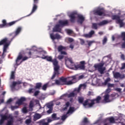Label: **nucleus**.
<instances>
[{"mask_svg":"<svg viewBox=\"0 0 125 125\" xmlns=\"http://www.w3.org/2000/svg\"><path fill=\"white\" fill-rule=\"evenodd\" d=\"M52 119L53 120V121H57L58 120H59V118L57 117V114L56 113H53L52 115Z\"/></svg>","mask_w":125,"mask_h":125,"instance_id":"nucleus-32","label":"nucleus"},{"mask_svg":"<svg viewBox=\"0 0 125 125\" xmlns=\"http://www.w3.org/2000/svg\"><path fill=\"white\" fill-rule=\"evenodd\" d=\"M42 59H46L47 61L48 62H52V57L51 56H43V57H41Z\"/></svg>","mask_w":125,"mask_h":125,"instance_id":"nucleus-21","label":"nucleus"},{"mask_svg":"<svg viewBox=\"0 0 125 125\" xmlns=\"http://www.w3.org/2000/svg\"><path fill=\"white\" fill-rule=\"evenodd\" d=\"M21 83H22L21 81L13 82L12 83V86L15 87L17 84H21Z\"/></svg>","mask_w":125,"mask_h":125,"instance_id":"nucleus-34","label":"nucleus"},{"mask_svg":"<svg viewBox=\"0 0 125 125\" xmlns=\"http://www.w3.org/2000/svg\"><path fill=\"white\" fill-rule=\"evenodd\" d=\"M62 77H61L60 78V81L58 80H55V83L56 84H61V83H62V84H64L65 85H66V84H64V83L63 82H62L61 80H60V79H61ZM62 78H63V77H62Z\"/></svg>","mask_w":125,"mask_h":125,"instance_id":"nucleus-35","label":"nucleus"},{"mask_svg":"<svg viewBox=\"0 0 125 125\" xmlns=\"http://www.w3.org/2000/svg\"><path fill=\"white\" fill-rule=\"evenodd\" d=\"M63 58H64V56L63 55H59L58 56V59L59 60H62V59H63Z\"/></svg>","mask_w":125,"mask_h":125,"instance_id":"nucleus-56","label":"nucleus"},{"mask_svg":"<svg viewBox=\"0 0 125 125\" xmlns=\"http://www.w3.org/2000/svg\"><path fill=\"white\" fill-rule=\"evenodd\" d=\"M68 114H65L64 115H63L62 117V121H65V120H66V119H67V118H68Z\"/></svg>","mask_w":125,"mask_h":125,"instance_id":"nucleus-46","label":"nucleus"},{"mask_svg":"<svg viewBox=\"0 0 125 125\" xmlns=\"http://www.w3.org/2000/svg\"><path fill=\"white\" fill-rule=\"evenodd\" d=\"M75 69H79V70H84L85 69V62L84 61L80 62V63L78 65H74Z\"/></svg>","mask_w":125,"mask_h":125,"instance_id":"nucleus-11","label":"nucleus"},{"mask_svg":"<svg viewBox=\"0 0 125 125\" xmlns=\"http://www.w3.org/2000/svg\"><path fill=\"white\" fill-rule=\"evenodd\" d=\"M69 106H70V102H67L63 105L64 107H63L62 109V111H66V110H68V107Z\"/></svg>","mask_w":125,"mask_h":125,"instance_id":"nucleus-27","label":"nucleus"},{"mask_svg":"<svg viewBox=\"0 0 125 125\" xmlns=\"http://www.w3.org/2000/svg\"><path fill=\"white\" fill-rule=\"evenodd\" d=\"M50 38L53 41H54L55 40H59L61 38V36L60 35L58 34H56L55 35L53 34H50Z\"/></svg>","mask_w":125,"mask_h":125,"instance_id":"nucleus-17","label":"nucleus"},{"mask_svg":"<svg viewBox=\"0 0 125 125\" xmlns=\"http://www.w3.org/2000/svg\"><path fill=\"white\" fill-rule=\"evenodd\" d=\"M27 57L31 58L32 55H33V52H32V50H29V51L27 52Z\"/></svg>","mask_w":125,"mask_h":125,"instance_id":"nucleus-39","label":"nucleus"},{"mask_svg":"<svg viewBox=\"0 0 125 125\" xmlns=\"http://www.w3.org/2000/svg\"><path fill=\"white\" fill-rule=\"evenodd\" d=\"M86 42H87L88 45L89 47L91 46V45L92 44V43H94L95 42L93 41H87Z\"/></svg>","mask_w":125,"mask_h":125,"instance_id":"nucleus-45","label":"nucleus"},{"mask_svg":"<svg viewBox=\"0 0 125 125\" xmlns=\"http://www.w3.org/2000/svg\"><path fill=\"white\" fill-rule=\"evenodd\" d=\"M67 41L69 42H74V39L71 38H68Z\"/></svg>","mask_w":125,"mask_h":125,"instance_id":"nucleus-55","label":"nucleus"},{"mask_svg":"<svg viewBox=\"0 0 125 125\" xmlns=\"http://www.w3.org/2000/svg\"><path fill=\"white\" fill-rule=\"evenodd\" d=\"M104 63H99L98 64H95L94 68H95V69H96L101 75H103V74H104V71L106 70V67H104Z\"/></svg>","mask_w":125,"mask_h":125,"instance_id":"nucleus-8","label":"nucleus"},{"mask_svg":"<svg viewBox=\"0 0 125 125\" xmlns=\"http://www.w3.org/2000/svg\"><path fill=\"white\" fill-rule=\"evenodd\" d=\"M23 19V18H21L19 20H17L15 21H13L12 22H10L9 23H8V26L7 27H11V26H13V25H14L15 24H16V23H17V22H18L19 21H20V20H21Z\"/></svg>","mask_w":125,"mask_h":125,"instance_id":"nucleus-23","label":"nucleus"},{"mask_svg":"<svg viewBox=\"0 0 125 125\" xmlns=\"http://www.w3.org/2000/svg\"><path fill=\"white\" fill-rule=\"evenodd\" d=\"M124 16H125V15L120 16L118 15H114L112 16V20H116L117 24H119V26L120 28H123L124 26L125 25V23L124 22V21L125 19L121 20V18H123Z\"/></svg>","mask_w":125,"mask_h":125,"instance_id":"nucleus-6","label":"nucleus"},{"mask_svg":"<svg viewBox=\"0 0 125 125\" xmlns=\"http://www.w3.org/2000/svg\"><path fill=\"white\" fill-rule=\"evenodd\" d=\"M83 124H88V123H89L88 119L86 117H84L83 120Z\"/></svg>","mask_w":125,"mask_h":125,"instance_id":"nucleus-41","label":"nucleus"},{"mask_svg":"<svg viewBox=\"0 0 125 125\" xmlns=\"http://www.w3.org/2000/svg\"><path fill=\"white\" fill-rule=\"evenodd\" d=\"M83 75H80L78 77L76 76L67 78L62 77L60 79V80L64 84H65L66 85H72V84H73V83H77L78 81L83 79Z\"/></svg>","mask_w":125,"mask_h":125,"instance_id":"nucleus-1","label":"nucleus"},{"mask_svg":"<svg viewBox=\"0 0 125 125\" xmlns=\"http://www.w3.org/2000/svg\"><path fill=\"white\" fill-rule=\"evenodd\" d=\"M49 109L47 110V113L48 114H51L52 113V111L53 110V108H48Z\"/></svg>","mask_w":125,"mask_h":125,"instance_id":"nucleus-53","label":"nucleus"},{"mask_svg":"<svg viewBox=\"0 0 125 125\" xmlns=\"http://www.w3.org/2000/svg\"><path fill=\"white\" fill-rule=\"evenodd\" d=\"M121 59H122V60H125V55L124 54H122L121 56Z\"/></svg>","mask_w":125,"mask_h":125,"instance_id":"nucleus-63","label":"nucleus"},{"mask_svg":"<svg viewBox=\"0 0 125 125\" xmlns=\"http://www.w3.org/2000/svg\"><path fill=\"white\" fill-rule=\"evenodd\" d=\"M77 16L78 17L77 22L82 25L83 21H84V17L83 16L81 15H78V13L77 12H73L71 13L69 15H68L70 18V21L71 23H75L76 21V18H77Z\"/></svg>","mask_w":125,"mask_h":125,"instance_id":"nucleus-2","label":"nucleus"},{"mask_svg":"<svg viewBox=\"0 0 125 125\" xmlns=\"http://www.w3.org/2000/svg\"><path fill=\"white\" fill-rule=\"evenodd\" d=\"M42 85V83H37L36 84L35 88V89H40Z\"/></svg>","mask_w":125,"mask_h":125,"instance_id":"nucleus-31","label":"nucleus"},{"mask_svg":"<svg viewBox=\"0 0 125 125\" xmlns=\"http://www.w3.org/2000/svg\"><path fill=\"white\" fill-rule=\"evenodd\" d=\"M100 101H101V97L100 96H98L96 99L93 100L87 99L84 101L83 107L86 108L87 106V108H91L93 106L94 104H95V102L97 104H98L100 103Z\"/></svg>","mask_w":125,"mask_h":125,"instance_id":"nucleus-3","label":"nucleus"},{"mask_svg":"<svg viewBox=\"0 0 125 125\" xmlns=\"http://www.w3.org/2000/svg\"><path fill=\"white\" fill-rule=\"evenodd\" d=\"M94 15H98V16H102V15H104L105 14L101 9H99L95 10L94 12Z\"/></svg>","mask_w":125,"mask_h":125,"instance_id":"nucleus-16","label":"nucleus"},{"mask_svg":"<svg viewBox=\"0 0 125 125\" xmlns=\"http://www.w3.org/2000/svg\"><path fill=\"white\" fill-rule=\"evenodd\" d=\"M107 41H108V39H107V37L105 36L103 40V44H106V43L107 42Z\"/></svg>","mask_w":125,"mask_h":125,"instance_id":"nucleus-44","label":"nucleus"},{"mask_svg":"<svg viewBox=\"0 0 125 125\" xmlns=\"http://www.w3.org/2000/svg\"><path fill=\"white\" fill-rule=\"evenodd\" d=\"M39 93H40V91H35V93H34V96H38V95H39Z\"/></svg>","mask_w":125,"mask_h":125,"instance_id":"nucleus-61","label":"nucleus"},{"mask_svg":"<svg viewBox=\"0 0 125 125\" xmlns=\"http://www.w3.org/2000/svg\"><path fill=\"white\" fill-rule=\"evenodd\" d=\"M22 55H23V53H22ZM29 59L30 58H29V57L25 56L23 57V55H22V58L21 59V62H24V61H26V60H28V59Z\"/></svg>","mask_w":125,"mask_h":125,"instance_id":"nucleus-42","label":"nucleus"},{"mask_svg":"<svg viewBox=\"0 0 125 125\" xmlns=\"http://www.w3.org/2000/svg\"><path fill=\"white\" fill-rule=\"evenodd\" d=\"M109 97H110V95L109 94H106L104 96V100L105 102L108 103L110 102V101L109 100Z\"/></svg>","mask_w":125,"mask_h":125,"instance_id":"nucleus-33","label":"nucleus"},{"mask_svg":"<svg viewBox=\"0 0 125 125\" xmlns=\"http://www.w3.org/2000/svg\"><path fill=\"white\" fill-rule=\"evenodd\" d=\"M121 38L123 39V41H125V32H122Z\"/></svg>","mask_w":125,"mask_h":125,"instance_id":"nucleus-47","label":"nucleus"},{"mask_svg":"<svg viewBox=\"0 0 125 125\" xmlns=\"http://www.w3.org/2000/svg\"><path fill=\"white\" fill-rule=\"evenodd\" d=\"M23 58V52H21L19 53V55L15 61V63L14 64V67L15 68V70L17 68V67L19 66L21 64H22L23 62L22 61H20V60H22Z\"/></svg>","mask_w":125,"mask_h":125,"instance_id":"nucleus-7","label":"nucleus"},{"mask_svg":"<svg viewBox=\"0 0 125 125\" xmlns=\"http://www.w3.org/2000/svg\"><path fill=\"white\" fill-rule=\"evenodd\" d=\"M122 70H124V69H125V63H123L122 64V66L121 67Z\"/></svg>","mask_w":125,"mask_h":125,"instance_id":"nucleus-64","label":"nucleus"},{"mask_svg":"<svg viewBox=\"0 0 125 125\" xmlns=\"http://www.w3.org/2000/svg\"><path fill=\"white\" fill-rule=\"evenodd\" d=\"M31 122L32 120H31V119H26L25 120V124H26V125H29V124H31Z\"/></svg>","mask_w":125,"mask_h":125,"instance_id":"nucleus-49","label":"nucleus"},{"mask_svg":"<svg viewBox=\"0 0 125 125\" xmlns=\"http://www.w3.org/2000/svg\"><path fill=\"white\" fill-rule=\"evenodd\" d=\"M67 49V47L63 46L62 45H60L58 47V51L59 52H61L62 50H66Z\"/></svg>","mask_w":125,"mask_h":125,"instance_id":"nucleus-29","label":"nucleus"},{"mask_svg":"<svg viewBox=\"0 0 125 125\" xmlns=\"http://www.w3.org/2000/svg\"><path fill=\"white\" fill-rule=\"evenodd\" d=\"M106 24H108V21L106 20L103 21L100 23H92V29H94L95 30H97L98 29L99 26H103L104 25H106Z\"/></svg>","mask_w":125,"mask_h":125,"instance_id":"nucleus-9","label":"nucleus"},{"mask_svg":"<svg viewBox=\"0 0 125 125\" xmlns=\"http://www.w3.org/2000/svg\"><path fill=\"white\" fill-rule=\"evenodd\" d=\"M47 85H48V83H46L44 84L42 86V89L43 90H46V88H47Z\"/></svg>","mask_w":125,"mask_h":125,"instance_id":"nucleus-43","label":"nucleus"},{"mask_svg":"<svg viewBox=\"0 0 125 125\" xmlns=\"http://www.w3.org/2000/svg\"><path fill=\"white\" fill-rule=\"evenodd\" d=\"M35 92V89L34 88H30L28 90L29 93H34Z\"/></svg>","mask_w":125,"mask_h":125,"instance_id":"nucleus-50","label":"nucleus"},{"mask_svg":"<svg viewBox=\"0 0 125 125\" xmlns=\"http://www.w3.org/2000/svg\"><path fill=\"white\" fill-rule=\"evenodd\" d=\"M2 24H0V28H4V27H7V26L8 25V23L6 22V20H3L2 21Z\"/></svg>","mask_w":125,"mask_h":125,"instance_id":"nucleus-24","label":"nucleus"},{"mask_svg":"<svg viewBox=\"0 0 125 125\" xmlns=\"http://www.w3.org/2000/svg\"><path fill=\"white\" fill-rule=\"evenodd\" d=\"M113 76L115 79H124L125 78V75H122L119 72H115Z\"/></svg>","mask_w":125,"mask_h":125,"instance_id":"nucleus-15","label":"nucleus"},{"mask_svg":"<svg viewBox=\"0 0 125 125\" xmlns=\"http://www.w3.org/2000/svg\"><path fill=\"white\" fill-rule=\"evenodd\" d=\"M109 82H111V79L110 78H107L105 81L104 82V85H107V84H108V83H109Z\"/></svg>","mask_w":125,"mask_h":125,"instance_id":"nucleus-40","label":"nucleus"},{"mask_svg":"<svg viewBox=\"0 0 125 125\" xmlns=\"http://www.w3.org/2000/svg\"><path fill=\"white\" fill-rule=\"evenodd\" d=\"M78 101L80 104H83H83L84 103V98L83 97H78Z\"/></svg>","mask_w":125,"mask_h":125,"instance_id":"nucleus-28","label":"nucleus"},{"mask_svg":"<svg viewBox=\"0 0 125 125\" xmlns=\"http://www.w3.org/2000/svg\"><path fill=\"white\" fill-rule=\"evenodd\" d=\"M111 92V88H108L106 90V93H110Z\"/></svg>","mask_w":125,"mask_h":125,"instance_id":"nucleus-62","label":"nucleus"},{"mask_svg":"<svg viewBox=\"0 0 125 125\" xmlns=\"http://www.w3.org/2000/svg\"><path fill=\"white\" fill-rule=\"evenodd\" d=\"M69 24V21L68 20L63 21L60 20L59 21V24L61 25V27H64V26H67Z\"/></svg>","mask_w":125,"mask_h":125,"instance_id":"nucleus-14","label":"nucleus"},{"mask_svg":"<svg viewBox=\"0 0 125 125\" xmlns=\"http://www.w3.org/2000/svg\"><path fill=\"white\" fill-rule=\"evenodd\" d=\"M54 71H59V69H60V66L59 65H55L54 66Z\"/></svg>","mask_w":125,"mask_h":125,"instance_id":"nucleus-48","label":"nucleus"},{"mask_svg":"<svg viewBox=\"0 0 125 125\" xmlns=\"http://www.w3.org/2000/svg\"><path fill=\"white\" fill-rule=\"evenodd\" d=\"M21 30H22V28L21 27H18L15 33H13L10 34V36H14V37L12 39V40H13V39H14L15 37H16V36H18V35H19Z\"/></svg>","mask_w":125,"mask_h":125,"instance_id":"nucleus-13","label":"nucleus"},{"mask_svg":"<svg viewBox=\"0 0 125 125\" xmlns=\"http://www.w3.org/2000/svg\"><path fill=\"white\" fill-rule=\"evenodd\" d=\"M63 96L65 97H68V98H71V97H75L76 96V94L74 92H71L69 94H64L63 95Z\"/></svg>","mask_w":125,"mask_h":125,"instance_id":"nucleus-22","label":"nucleus"},{"mask_svg":"<svg viewBox=\"0 0 125 125\" xmlns=\"http://www.w3.org/2000/svg\"><path fill=\"white\" fill-rule=\"evenodd\" d=\"M38 3H39V0H33V6L32 7V10L31 11V13L29 15H31V14H33L37 9H38Z\"/></svg>","mask_w":125,"mask_h":125,"instance_id":"nucleus-12","label":"nucleus"},{"mask_svg":"<svg viewBox=\"0 0 125 125\" xmlns=\"http://www.w3.org/2000/svg\"><path fill=\"white\" fill-rule=\"evenodd\" d=\"M61 25L59 24H56L55 26L53 29V32H61V28H60Z\"/></svg>","mask_w":125,"mask_h":125,"instance_id":"nucleus-20","label":"nucleus"},{"mask_svg":"<svg viewBox=\"0 0 125 125\" xmlns=\"http://www.w3.org/2000/svg\"><path fill=\"white\" fill-rule=\"evenodd\" d=\"M95 32L93 30H91L89 34H85L84 37L85 38H91L93 35L95 34Z\"/></svg>","mask_w":125,"mask_h":125,"instance_id":"nucleus-26","label":"nucleus"},{"mask_svg":"<svg viewBox=\"0 0 125 125\" xmlns=\"http://www.w3.org/2000/svg\"><path fill=\"white\" fill-rule=\"evenodd\" d=\"M11 110H12V111H14V110H15V109H18V106H11Z\"/></svg>","mask_w":125,"mask_h":125,"instance_id":"nucleus-58","label":"nucleus"},{"mask_svg":"<svg viewBox=\"0 0 125 125\" xmlns=\"http://www.w3.org/2000/svg\"><path fill=\"white\" fill-rule=\"evenodd\" d=\"M34 107V102L31 101L29 104V108H33Z\"/></svg>","mask_w":125,"mask_h":125,"instance_id":"nucleus-51","label":"nucleus"},{"mask_svg":"<svg viewBox=\"0 0 125 125\" xmlns=\"http://www.w3.org/2000/svg\"><path fill=\"white\" fill-rule=\"evenodd\" d=\"M59 74H60L59 70H54V74L51 77V80H53V79H54V78H55L56 76H58Z\"/></svg>","mask_w":125,"mask_h":125,"instance_id":"nucleus-30","label":"nucleus"},{"mask_svg":"<svg viewBox=\"0 0 125 125\" xmlns=\"http://www.w3.org/2000/svg\"><path fill=\"white\" fill-rule=\"evenodd\" d=\"M75 112V107L70 106L66 112V115H69V114H73Z\"/></svg>","mask_w":125,"mask_h":125,"instance_id":"nucleus-25","label":"nucleus"},{"mask_svg":"<svg viewBox=\"0 0 125 125\" xmlns=\"http://www.w3.org/2000/svg\"><path fill=\"white\" fill-rule=\"evenodd\" d=\"M65 63L66 66L68 68L72 67V69H74L75 67V63L74 62H73V60L71 58H67L65 59Z\"/></svg>","mask_w":125,"mask_h":125,"instance_id":"nucleus-10","label":"nucleus"},{"mask_svg":"<svg viewBox=\"0 0 125 125\" xmlns=\"http://www.w3.org/2000/svg\"><path fill=\"white\" fill-rule=\"evenodd\" d=\"M25 101L26 98L25 97H22L20 98V99L16 102V104H18V105H22L23 102H25Z\"/></svg>","mask_w":125,"mask_h":125,"instance_id":"nucleus-19","label":"nucleus"},{"mask_svg":"<svg viewBox=\"0 0 125 125\" xmlns=\"http://www.w3.org/2000/svg\"><path fill=\"white\" fill-rule=\"evenodd\" d=\"M67 33V34H68V35H71V34H73V33H74V32L72 30H71V29H68Z\"/></svg>","mask_w":125,"mask_h":125,"instance_id":"nucleus-57","label":"nucleus"},{"mask_svg":"<svg viewBox=\"0 0 125 125\" xmlns=\"http://www.w3.org/2000/svg\"><path fill=\"white\" fill-rule=\"evenodd\" d=\"M107 86L108 88H110V87H114L115 86V84H111L110 83H108L107 84Z\"/></svg>","mask_w":125,"mask_h":125,"instance_id":"nucleus-52","label":"nucleus"},{"mask_svg":"<svg viewBox=\"0 0 125 125\" xmlns=\"http://www.w3.org/2000/svg\"><path fill=\"white\" fill-rule=\"evenodd\" d=\"M53 105L52 104H48L47 105V108H48V109H53Z\"/></svg>","mask_w":125,"mask_h":125,"instance_id":"nucleus-54","label":"nucleus"},{"mask_svg":"<svg viewBox=\"0 0 125 125\" xmlns=\"http://www.w3.org/2000/svg\"><path fill=\"white\" fill-rule=\"evenodd\" d=\"M15 79V71H13L11 72L10 75V80H14Z\"/></svg>","mask_w":125,"mask_h":125,"instance_id":"nucleus-36","label":"nucleus"},{"mask_svg":"<svg viewBox=\"0 0 125 125\" xmlns=\"http://www.w3.org/2000/svg\"><path fill=\"white\" fill-rule=\"evenodd\" d=\"M85 42H84V40L83 39H80V43L82 45H83V44H84V43Z\"/></svg>","mask_w":125,"mask_h":125,"instance_id":"nucleus-59","label":"nucleus"},{"mask_svg":"<svg viewBox=\"0 0 125 125\" xmlns=\"http://www.w3.org/2000/svg\"><path fill=\"white\" fill-rule=\"evenodd\" d=\"M1 119L0 120V125H3L4 123V121H6L10 119V120L7 121L6 125H13V123L14 122V119L12 116H8L6 115H1Z\"/></svg>","mask_w":125,"mask_h":125,"instance_id":"nucleus-5","label":"nucleus"},{"mask_svg":"<svg viewBox=\"0 0 125 125\" xmlns=\"http://www.w3.org/2000/svg\"><path fill=\"white\" fill-rule=\"evenodd\" d=\"M41 118H42V115L38 113H36L34 116V119L35 120H40Z\"/></svg>","mask_w":125,"mask_h":125,"instance_id":"nucleus-38","label":"nucleus"},{"mask_svg":"<svg viewBox=\"0 0 125 125\" xmlns=\"http://www.w3.org/2000/svg\"><path fill=\"white\" fill-rule=\"evenodd\" d=\"M51 62L53 63L54 66H57L58 65V61L56 59H53Z\"/></svg>","mask_w":125,"mask_h":125,"instance_id":"nucleus-37","label":"nucleus"},{"mask_svg":"<svg viewBox=\"0 0 125 125\" xmlns=\"http://www.w3.org/2000/svg\"><path fill=\"white\" fill-rule=\"evenodd\" d=\"M107 121H108L110 124H115V120L113 117H109L106 118L104 121V123H106Z\"/></svg>","mask_w":125,"mask_h":125,"instance_id":"nucleus-18","label":"nucleus"},{"mask_svg":"<svg viewBox=\"0 0 125 125\" xmlns=\"http://www.w3.org/2000/svg\"><path fill=\"white\" fill-rule=\"evenodd\" d=\"M22 112H23V113H27L28 110H27V108L23 107L22 108Z\"/></svg>","mask_w":125,"mask_h":125,"instance_id":"nucleus-60","label":"nucleus"},{"mask_svg":"<svg viewBox=\"0 0 125 125\" xmlns=\"http://www.w3.org/2000/svg\"><path fill=\"white\" fill-rule=\"evenodd\" d=\"M11 42L8 40V38H5L0 41V46L3 45V53H2V56L4 55V53L6 52L7 50V48H8L9 45H10Z\"/></svg>","mask_w":125,"mask_h":125,"instance_id":"nucleus-4","label":"nucleus"}]
</instances>
